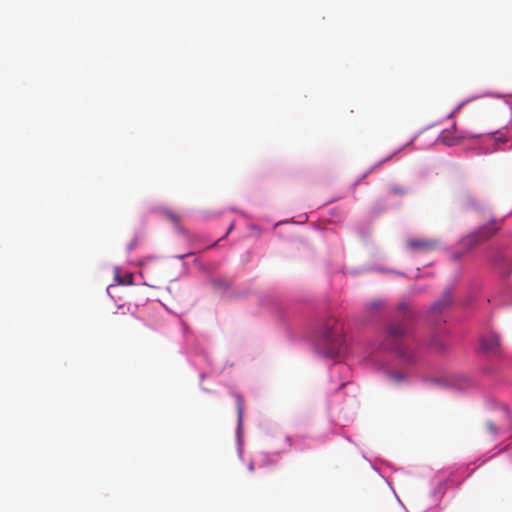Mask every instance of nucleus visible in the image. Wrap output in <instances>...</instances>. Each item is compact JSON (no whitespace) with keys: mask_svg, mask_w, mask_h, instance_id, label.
Returning a JSON list of instances; mask_svg holds the SVG:
<instances>
[{"mask_svg":"<svg viewBox=\"0 0 512 512\" xmlns=\"http://www.w3.org/2000/svg\"><path fill=\"white\" fill-rule=\"evenodd\" d=\"M127 318H128L129 320H131V321H133V320L135 319V318H134V316H133L132 314H128V315H127Z\"/></svg>","mask_w":512,"mask_h":512,"instance_id":"412c9836","label":"nucleus"},{"mask_svg":"<svg viewBox=\"0 0 512 512\" xmlns=\"http://www.w3.org/2000/svg\"><path fill=\"white\" fill-rule=\"evenodd\" d=\"M449 303H450V299H446L444 302L436 303V304L434 305V308H435V309H438V306H442V307H444V306H447Z\"/></svg>","mask_w":512,"mask_h":512,"instance_id":"dca6fc26","label":"nucleus"},{"mask_svg":"<svg viewBox=\"0 0 512 512\" xmlns=\"http://www.w3.org/2000/svg\"><path fill=\"white\" fill-rule=\"evenodd\" d=\"M236 407L238 414V423L241 424L244 412V400L240 395H236Z\"/></svg>","mask_w":512,"mask_h":512,"instance_id":"9d476101","label":"nucleus"},{"mask_svg":"<svg viewBox=\"0 0 512 512\" xmlns=\"http://www.w3.org/2000/svg\"><path fill=\"white\" fill-rule=\"evenodd\" d=\"M384 306V302L381 300H374L368 304L370 310H377Z\"/></svg>","mask_w":512,"mask_h":512,"instance_id":"9b49d317","label":"nucleus"},{"mask_svg":"<svg viewBox=\"0 0 512 512\" xmlns=\"http://www.w3.org/2000/svg\"><path fill=\"white\" fill-rule=\"evenodd\" d=\"M392 191L396 194H405L408 192V189L394 185V186H392Z\"/></svg>","mask_w":512,"mask_h":512,"instance_id":"ddd939ff","label":"nucleus"},{"mask_svg":"<svg viewBox=\"0 0 512 512\" xmlns=\"http://www.w3.org/2000/svg\"><path fill=\"white\" fill-rule=\"evenodd\" d=\"M481 349L490 354L497 355L500 351V339L496 334H489L480 340Z\"/></svg>","mask_w":512,"mask_h":512,"instance_id":"6e6552de","label":"nucleus"},{"mask_svg":"<svg viewBox=\"0 0 512 512\" xmlns=\"http://www.w3.org/2000/svg\"><path fill=\"white\" fill-rule=\"evenodd\" d=\"M501 229V221L491 220L489 223L479 227L474 232L479 238L481 243H485L490 240L497 232Z\"/></svg>","mask_w":512,"mask_h":512,"instance_id":"0eeeda50","label":"nucleus"},{"mask_svg":"<svg viewBox=\"0 0 512 512\" xmlns=\"http://www.w3.org/2000/svg\"><path fill=\"white\" fill-rule=\"evenodd\" d=\"M480 244L482 243L474 231L462 237L458 243L459 248L463 249L464 253H468Z\"/></svg>","mask_w":512,"mask_h":512,"instance_id":"1a4fd4ad","label":"nucleus"},{"mask_svg":"<svg viewBox=\"0 0 512 512\" xmlns=\"http://www.w3.org/2000/svg\"><path fill=\"white\" fill-rule=\"evenodd\" d=\"M486 427L491 434H496L498 432L497 427L492 422H487Z\"/></svg>","mask_w":512,"mask_h":512,"instance_id":"4468645a","label":"nucleus"},{"mask_svg":"<svg viewBox=\"0 0 512 512\" xmlns=\"http://www.w3.org/2000/svg\"><path fill=\"white\" fill-rule=\"evenodd\" d=\"M406 245L412 251L428 252L438 247V241L427 238H412L407 240Z\"/></svg>","mask_w":512,"mask_h":512,"instance_id":"20e7f679","label":"nucleus"},{"mask_svg":"<svg viewBox=\"0 0 512 512\" xmlns=\"http://www.w3.org/2000/svg\"><path fill=\"white\" fill-rule=\"evenodd\" d=\"M400 353H401V355H402L403 357H405V358H407L408 360H410V358H409L408 356H406V354H405L403 351H401Z\"/></svg>","mask_w":512,"mask_h":512,"instance_id":"5701e85b","label":"nucleus"},{"mask_svg":"<svg viewBox=\"0 0 512 512\" xmlns=\"http://www.w3.org/2000/svg\"><path fill=\"white\" fill-rule=\"evenodd\" d=\"M117 315H118V313H114V318H115V319H114V321H115L116 323H119L120 321L117 319Z\"/></svg>","mask_w":512,"mask_h":512,"instance_id":"4be33fe9","label":"nucleus"},{"mask_svg":"<svg viewBox=\"0 0 512 512\" xmlns=\"http://www.w3.org/2000/svg\"><path fill=\"white\" fill-rule=\"evenodd\" d=\"M488 262L504 276L512 274V255L505 247H491Z\"/></svg>","mask_w":512,"mask_h":512,"instance_id":"f03ea898","label":"nucleus"},{"mask_svg":"<svg viewBox=\"0 0 512 512\" xmlns=\"http://www.w3.org/2000/svg\"><path fill=\"white\" fill-rule=\"evenodd\" d=\"M321 339L324 345V354L335 358L343 346V327L334 317L325 320L321 328Z\"/></svg>","mask_w":512,"mask_h":512,"instance_id":"f257e3e1","label":"nucleus"},{"mask_svg":"<svg viewBox=\"0 0 512 512\" xmlns=\"http://www.w3.org/2000/svg\"><path fill=\"white\" fill-rule=\"evenodd\" d=\"M393 378L396 380V381H401L402 380V376L400 374H394L393 375Z\"/></svg>","mask_w":512,"mask_h":512,"instance_id":"6ab92c4d","label":"nucleus"},{"mask_svg":"<svg viewBox=\"0 0 512 512\" xmlns=\"http://www.w3.org/2000/svg\"><path fill=\"white\" fill-rule=\"evenodd\" d=\"M167 215L171 221L177 222L178 219L176 215H174L173 213H168Z\"/></svg>","mask_w":512,"mask_h":512,"instance_id":"f3484780","label":"nucleus"},{"mask_svg":"<svg viewBox=\"0 0 512 512\" xmlns=\"http://www.w3.org/2000/svg\"><path fill=\"white\" fill-rule=\"evenodd\" d=\"M458 202L464 210L482 211L484 209L483 203L478 200L471 192L462 191L458 196Z\"/></svg>","mask_w":512,"mask_h":512,"instance_id":"423d86ee","label":"nucleus"},{"mask_svg":"<svg viewBox=\"0 0 512 512\" xmlns=\"http://www.w3.org/2000/svg\"><path fill=\"white\" fill-rule=\"evenodd\" d=\"M482 134L472 133L466 130H458L456 125H453V132L450 130H444L441 132L438 140L445 145L452 146L455 145L458 141L463 139L477 138Z\"/></svg>","mask_w":512,"mask_h":512,"instance_id":"7ed1b4c3","label":"nucleus"},{"mask_svg":"<svg viewBox=\"0 0 512 512\" xmlns=\"http://www.w3.org/2000/svg\"><path fill=\"white\" fill-rule=\"evenodd\" d=\"M410 316H405L403 319L394 321L387 327V334L390 339H398L406 335L409 331Z\"/></svg>","mask_w":512,"mask_h":512,"instance_id":"39448f33","label":"nucleus"},{"mask_svg":"<svg viewBox=\"0 0 512 512\" xmlns=\"http://www.w3.org/2000/svg\"><path fill=\"white\" fill-rule=\"evenodd\" d=\"M133 282V275L132 274H127L125 275V278L123 281H119V283L121 284H132Z\"/></svg>","mask_w":512,"mask_h":512,"instance_id":"2eb2a0df","label":"nucleus"},{"mask_svg":"<svg viewBox=\"0 0 512 512\" xmlns=\"http://www.w3.org/2000/svg\"><path fill=\"white\" fill-rule=\"evenodd\" d=\"M248 469H249L250 472L254 471V464L252 462L249 463Z\"/></svg>","mask_w":512,"mask_h":512,"instance_id":"aec40b11","label":"nucleus"},{"mask_svg":"<svg viewBox=\"0 0 512 512\" xmlns=\"http://www.w3.org/2000/svg\"><path fill=\"white\" fill-rule=\"evenodd\" d=\"M465 254L466 253L463 252V249L460 248L459 251H455L451 254V259L453 261H460Z\"/></svg>","mask_w":512,"mask_h":512,"instance_id":"f8f14e48","label":"nucleus"},{"mask_svg":"<svg viewBox=\"0 0 512 512\" xmlns=\"http://www.w3.org/2000/svg\"><path fill=\"white\" fill-rule=\"evenodd\" d=\"M136 244H137V240L135 239V240H133V241L128 245V250H132V249L135 247V245H136Z\"/></svg>","mask_w":512,"mask_h":512,"instance_id":"a211bd4d","label":"nucleus"}]
</instances>
